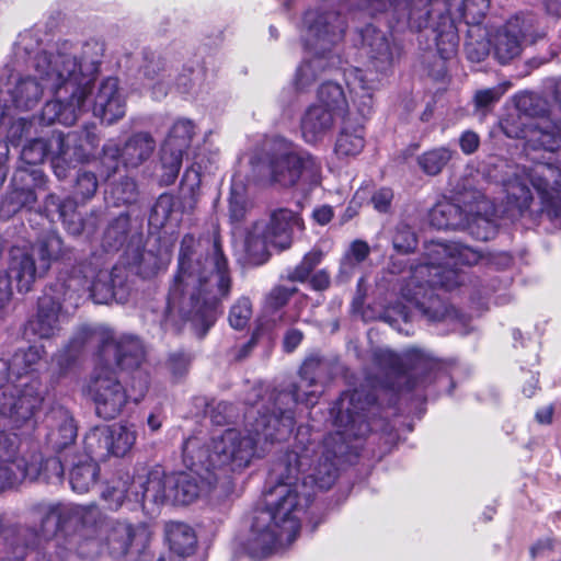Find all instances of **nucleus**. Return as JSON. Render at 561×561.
<instances>
[{
  "instance_id": "60",
  "label": "nucleus",
  "mask_w": 561,
  "mask_h": 561,
  "mask_svg": "<svg viewBox=\"0 0 561 561\" xmlns=\"http://www.w3.org/2000/svg\"><path fill=\"white\" fill-rule=\"evenodd\" d=\"M489 53V46L483 42L469 41L466 43L467 57L473 62H480L484 60Z\"/></svg>"
},
{
  "instance_id": "57",
  "label": "nucleus",
  "mask_w": 561,
  "mask_h": 561,
  "mask_svg": "<svg viewBox=\"0 0 561 561\" xmlns=\"http://www.w3.org/2000/svg\"><path fill=\"white\" fill-rule=\"evenodd\" d=\"M96 188L98 180L93 173L84 171L78 174L76 195H80L83 202L91 198L95 194Z\"/></svg>"
},
{
  "instance_id": "45",
  "label": "nucleus",
  "mask_w": 561,
  "mask_h": 561,
  "mask_svg": "<svg viewBox=\"0 0 561 561\" xmlns=\"http://www.w3.org/2000/svg\"><path fill=\"white\" fill-rule=\"evenodd\" d=\"M107 430L112 455L116 457L125 456L131 449L137 438L135 425L117 423L107 426Z\"/></svg>"
},
{
  "instance_id": "15",
  "label": "nucleus",
  "mask_w": 561,
  "mask_h": 561,
  "mask_svg": "<svg viewBox=\"0 0 561 561\" xmlns=\"http://www.w3.org/2000/svg\"><path fill=\"white\" fill-rule=\"evenodd\" d=\"M329 373V364L327 360L318 357H308L301 365L299 370L300 381L294 383L287 390H282L270 396L272 407L279 412L282 410L290 409L293 416L294 407L297 403H304L307 407H312L317 403L321 391L318 389Z\"/></svg>"
},
{
  "instance_id": "31",
  "label": "nucleus",
  "mask_w": 561,
  "mask_h": 561,
  "mask_svg": "<svg viewBox=\"0 0 561 561\" xmlns=\"http://www.w3.org/2000/svg\"><path fill=\"white\" fill-rule=\"evenodd\" d=\"M353 114L350 112L343 117L339 134L334 144V153L339 159L354 158L365 147V128L362 122H353Z\"/></svg>"
},
{
  "instance_id": "33",
  "label": "nucleus",
  "mask_w": 561,
  "mask_h": 561,
  "mask_svg": "<svg viewBox=\"0 0 561 561\" xmlns=\"http://www.w3.org/2000/svg\"><path fill=\"white\" fill-rule=\"evenodd\" d=\"M47 215L57 214L70 234L78 236L84 229L81 215L77 211V202L68 197L60 199L55 194H49L44 203Z\"/></svg>"
},
{
  "instance_id": "26",
  "label": "nucleus",
  "mask_w": 561,
  "mask_h": 561,
  "mask_svg": "<svg viewBox=\"0 0 561 561\" xmlns=\"http://www.w3.org/2000/svg\"><path fill=\"white\" fill-rule=\"evenodd\" d=\"M347 85L352 93V108L346 110V115L353 114V122H364L374 110L373 94L381 83V79L369 69L354 68L346 73Z\"/></svg>"
},
{
  "instance_id": "59",
  "label": "nucleus",
  "mask_w": 561,
  "mask_h": 561,
  "mask_svg": "<svg viewBox=\"0 0 561 561\" xmlns=\"http://www.w3.org/2000/svg\"><path fill=\"white\" fill-rule=\"evenodd\" d=\"M393 199V192L388 187H382L377 190L370 198V203L379 213H388L391 208V203Z\"/></svg>"
},
{
  "instance_id": "6",
  "label": "nucleus",
  "mask_w": 561,
  "mask_h": 561,
  "mask_svg": "<svg viewBox=\"0 0 561 561\" xmlns=\"http://www.w3.org/2000/svg\"><path fill=\"white\" fill-rule=\"evenodd\" d=\"M369 14L387 13L392 27L422 31L432 20L431 33L442 59L457 53L459 37L456 23L479 24L490 7V0H363Z\"/></svg>"
},
{
  "instance_id": "43",
  "label": "nucleus",
  "mask_w": 561,
  "mask_h": 561,
  "mask_svg": "<svg viewBox=\"0 0 561 561\" xmlns=\"http://www.w3.org/2000/svg\"><path fill=\"white\" fill-rule=\"evenodd\" d=\"M317 106H324L327 110L333 112L334 115L343 119L346 116L348 104L346 102L343 89L334 82H324L318 91Z\"/></svg>"
},
{
  "instance_id": "38",
  "label": "nucleus",
  "mask_w": 561,
  "mask_h": 561,
  "mask_svg": "<svg viewBox=\"0 0 561 561\" xmlns=\"http://www.w3.org/2000/svg\"><path fill=\"white\" fill-rule=\"evenodd\" d=\"M165 535L171 550L179 556H191L196 548L197 538L193 528L184 523L170 522Z\"/></svg>"
},
{
  "instance_id": "20",
  "label": "nucleus",
  "mask_w": 561,
  "mask_h": 561,
  "mask_svg": "<svg viewBox=\"0 0 561 561\" xmlns=\"http://www.w3.org/2000/svg\"><path fill=\"white\" fill-rule=\"evenodd\" d=\"M100 343V362L98 365L112 367L115 363L121 369L131 370L138 368L145 358L141 342L130 335L115 336L105 331L98 339Z\"/></svg>"
},
{
  "instance_id": "1",
  "label": "nucleus",
  "mask_w": 561,
  "mask_h": 561,
  "mask_svg": "<svg viewBox=\"0 0 561 561\" xmlns=\"http://www.w3.org/2000/svg\"><path fill=\"white\" fill-rule=\"evenodd\" d=\"M377 397L364 389L344 392L330 411L335 427L316 444L302 440V428L291 449L272 465L264 492V507L256 508L245 542L254 559L289 546L298 536L301 516L318 490L330 489L337 478L336 458L347 451L351 439L373 430L368 414Z\"/></svg>"
},
{
  "instance_id": "18",
  "label": "nucleus",
  "mask_w": 561,
  "mask_h": 561,
  "mask_svg": "<svg viewBox=\"0 0 561 561\" xmlns=\"http://www.w3.org/2000/svg\"><path fill=\"white\" fill-rule=\"evenodd\" d=\"M536 18L531 13H518L489 34V46L494 58L506 65L519 57L524 43L533 37Z\"/></svg>"
},
{
  "instance_id": "39",
  "label": "nucleus",
  "mask_w": 561,
  "mask_h": 561,
  "mask_svg": "<svg viewBox=\"0 0 561 561\" xmlns=\"http://www.w3.org/2000/svg\"><path fill=\"white\" fill-rule=\"evenodd\" d=\"M42 271L45 274L49 271L51 263L59 260L65 254L64 242L57 234L50 233L34 244L27 245Z\"/></svg>"
},
{
  "instance_id": "5",
  "label": "nucleus",
  "mask_w": 561,
  "mask_h": 561,
  "mask_svg": "<svg viewBox=\"0 0 561 561\" xmlns=\"http://www.w3.org/2000/svg\"><path fill=\"white\" fill-rule=\"evenodd\" d=\"M481 259L479 251L457 243L433 241L426 247L424 262L412 265L410 276L401 287V297L427 321L439 322L458 317L440 291L465 286L467 275L458 265H473Z\"/></svg>"
},
{
  "instance_id": "52",
  "label": "nucleus",
  "mask_w": 561,
  "mask_h": 561,
  "mask_svg": "<svg viewBox=\"0 0 561 561\" xmlns=\"http://www.w3.org/2000/svg\"><path fill=\"white\" fill-rule=\"evenodd\" d=\"M323 255L320 249H312L306 253L301 262L290 272L289 279L295 282L307 280L311 272L322 262Z\"/></svg>"
},
{
  "instance_id": "27",
  "label": "nucleus",
  "mask_w": 561,
  "mask_h": 561,
  "mask_svg": "<svg viewBox=\"0 0 561 561\" xmlns=\"http://www.w3.org/2000/svg\"><path fill=\"white\" fill-rule=\"evenodd\" d=\"M156 141L148 133H136L125 142L121 149L116 144L108 142L104 146V162L112 160L115 162L113 170H116L117 159L119 158L125 167L137 168L147 161L153 153Z\"/></svg>"
},
{
  "instance_id": "47",
  "label": "nucleus",
  "mask_w": 561,
  "mask_h": 561,
  "mask_svg": "<svg viewBox=\"0 0 561 561\" xmlns=\"http://www.w3.org/2000/svg\"><path fill=\"white\" fill-rule=\"evenodd\" d=\"M108 435L107 426H96L92 428L84 436V449L87 455L83 457H89L96 461L98 459H105L112 455Z\"/></svg>"
},
{
  "instance_id": "49",
  "label": "nucleus",
  "mask_w": 561,
  "mask_h": 561,
  "mask_svg": "<svg viewBox=\"0 0 561 561\" xmlns=\"http://www.w3.org/2000/svg\"><path fill=\"white\" fill-rule=\"evenodd\" d=\"M229 219L231 224H241L249 211V202L244 194V186L241 183H233L229 197Z\"/></svg>"
},
{
  "instance_id": "56",
  "label": "nucleus",
  "mask_w": 561,
  "mask_h": 561,
  "mask_svg": "<svg viewBox=\"0 0 561 561\" xmlns=\"http://www.w3.org/2000/svg\"><path fill=\"white\" fill-rule=\"evenodd\" d=\"M111 194L118 204L134 203L137 198L136 183L134 180L126 178L113 185Z\"/></svg>"
},
{
  "instance_id": "2",
  "label": "nucleus",
  "mask_w": 561,
  "mask_h": 561,
  "mask_svg": "<svg viewBox=\"0 0 561 561\" xmlns=\"http://www.w3.org/2000/svg\"><path fill=\"white\" fill-rule=\"evenodd\" d=\"M98 50V42L79 46L68 39H59L41 48L38 31L20 33L14 55L28 62L33 75L18 79L8 89L12 105L21 111H30L45 95H51L54 99L43 107V122L48 125L55 122L75 124L76 114L84 104L89 83L95 72Z\"/></svg>"
},
{
  "instance_id": "32",
  "label": "nucleus",
  "mask_w": 561,
  "mask_h": 561,
  "mask_svg": "<svg viewBox=\"0 0 561 561\" xmlns=\"http://www.w3.org/2000/svg\"><path fill=\"white\" fill-rule=\"evenodd\" d=\"M49 432L48 444L57 451L71 445L77 437V427L72 416L67 410L58 409L48 416Z\"/></svg>"
},
{
  "instance_id": "40",
  "label": "nucleus",
  "mask_w": 561,
  "mask_h": 561,
  "mask_svg": "<svg viewBox=\"0 0 561 561\" xmlns=\"http://www.w3.org/2000/svg\"><path fill=\"white\" fill-rule=\"evenodd\" d=\"M527 178L523 174V168H518L514 175L505 183L507 204L523 214L529 209L533 202V194Z\"/></svg>"
},
{
  "instance_id": "14",
  "label": "nucleus",
  "mask_w": 561,
  "mask_h": 561,
  "mask_svg": "<svg viewBox=\"0 0 561 561\" xmlns=\"http://www.w3.org/2000/svg\"><path fill=\"white\" fill-rule=\"evenodd\" d=\"M68 279L67 274H59L38 298L37 312L28 321L27 330L39 339H50L60 331L62 304L79 293L82 279L70 277V284H68Z\"/></svg>"
},
{
  "instance_id": "12",
  "label": "nucleus",
  "mask_w": 561,
  "mask_h": 561,
  "mask_svg": "<svg viewBox=\"0 0 561 561\" xmlns=\"http://www.w3.org/2000/svg\"><path fill=\"white\" fill-rule=\"evenodd\" d=\"M304 228V220L297 213L288 208L274 209L268 219L253 222L247 231L244 249L249 260L255 265L265 263L270 257V249H289L295 230Z\"/></svg>"
},
{
  "instance_id": "53",
  "label": "nucleus",
  "mask_w": 561,
  "mask_h": 561,
  "mask_svg": "<svg viewBox=\"0 0 561 561\" xmlns=\"http://www.w3.org/2000/svg\"><path fill=\"white\" fill-rule=\"evenodd\" d=\"M504 93L505 88L503 85L478 90L473 96L476 111L485 115L501 100Z\"/></svg>"
},
{
  "instance_id": "9",
  "label": "nucleus",
  "mask_w": 561,
  "mask_h": 561,
  "mask_svg": "<svg viewBox=\"0 0 561 561\" xmlns=\"http://www.w3.org/2000/svg\"><path fill=\"white\" fill-rule=\"evenodd\" d=\"M12 359L0 358V388L9 380ZM45 387L38 377L20 380L19 383L0 390V490L12 486L27 478L31 472L27 462L18 455L16 437H10L4 428L19 430L31 426L35 414L42 408Z\"/></svg>"
},
{
  "instance_id": "62",
  "label": "nucleus",
  "mask_w": 561,
  "mask_h": 561,
  "mask_svg": "<svg viewBox=\"0 0 561 561\" xmlns=\"http://www.w3.org/2000/svg\"><path fill=\"white\" fill-rule=\"evenodd\" d=\"M480 144V139L478 134L471 130H467L462 133L459 139V146L463 153L471 154L473 153Z\"/></svg>"
},
{
  "instance_id": "11",
  "label": "nucleus",
  "mask_w": 561,
  "mask_h": 561,
  "mask_svg": "<svg viewBox=\"0 0 561 561\" xmlns=\"http://www.w3.org/2000/svg\"><path fill=\"white\" fill-rule=\"evenodd\" d=\"M374 360L385 374L380 386L394 391L425 388L442 368L435 358L420 350H410L401 357L388 348H379L374 352Z\"/></svg>"
},
{
  "instance_id": "61",
  "label": "nucleus",
  "mask_w": 561,
  "mask_h": 561,
  "mask_svg": "<svg viewBox=\"0 0 561 561\" xmlns=\"http://www.w3.org/2000/svg\"><path fill=\"white\" fill-rule=\"evenodd\" d=\"M169 368L174 376H182L190 365V357L185 353H173L169 357Z\"/></svg>"
},
{
  "instance_id": "7",
  "label": "nucleus",
  "mask_w": 561,
  "mask_h": 561,
  "mask_svg": "<svg viewBox=\"0 0 561 561\" xmlns=\"http://www.w3.org/2000/svg\"><path fill=\"white\" fill-rule=\"evenodd\" d=\"M54 523L65 530L75 527L68 536H58L57 554L64 560L71 552L82 559H94L107 553L122 559L129 552L136 530L126 522L105 516L96 505L68 504L50 510L43 523Z\"/></svg>"
},
{
  "instance_id": "13",
  "label": "nucleus",
  "mask_w": 561,
  "mask_h": 561,
  "mask_svg": "<svg viewBox=\"0 0 561 561\" xmlns=\"http://www.w3.org/2000/svg\"><path fill=\"white\" fill-rule=\"evenodd\" d=\"M104 263L103 255L93 253L59 274L69 276L68 284L71 283L70 277L81 278L79 291L88 289L95 304H124L130 294L126 270L115 266L107 271L103 268Z\"/></svg>"
},
{
  "instance_id": "16",
  "label": "nucleus",
  "mask_w": 561,
  "mask_h": 561,
  "mask_svg": "<svg viewBox=\"0 0 561 561\" xmlns=\"http://www.w3.org/2000/svg\"><path fill=\"white\" fill-rule=\"evenodd\" d=\"M102 51L103 48L99 44L95 72L93 73V79L89 83V91L84 98V104L76 114V121L82 113L92 110L95 117H99L107 125H112L124 117L126 113V103L116 78H105L95 88V80L101 64Z\"/></svg>"
},
{
  "instance_id": "3",
  "label": "nucleus",
  "mask_w": 561,
  "mask_h": 561,
  "mask_svg": "<svg viewBox=\"0 0 561 561\" xmlns=\"http://www.w3.org/2000/svg\"><path fill=\"white\" fill-rule=\"evenodd\" d=\"M230 287L228 262L219 243L204 245L193 236H184L162 328L179 330L181 320L203 337L214 325L218 301L229 294Z\"/></svg>"
},
{
  "instance_id": "51",
  "label": "nucleus",
  "mask_w": 561,
  "mask_h": 561,
  "mask_svg": "<svg viewBox=\"0 0 561 561\" xmlns=\"http://www.w3.org/2000/svg\"><path fill=\"white\" fill-rule=\"evenodd\" d=\"M253 316V306L248 297H240L230 307L228 321L232 329L243 330L248 327Z\"/></svg>"
},
{
  "instance_id": "42",
  "label": "nucleus",
  "mask_w": 561,
  "mask_h": 561,
  "mask_svg": "<svg viewBox=\"0 0 561 561\" xmlns=\"http://www.w3.org/2000/svg\"><path fill=\"white\" fill-rule=\"evenodd\" d=\"M45 351L39 346H31L27 350H20L12 356V369L16 370V376L22 380L23 376L39 371L46 367L44 359Z\"/></svg>"
},
{
  "instance_id": "25",
  "label": "nucleus",
  "mask_w": 561,
  "mask_h": 561,
  "mask_svg": "<svg viewBox=\"0 0 561 561\" xmlns=\"http://www.w3.org/2000/svg\"><path fill=\"white\" fill-rule=\"evenodd\" d=\"M362 49L374 68L370 70L380 79L401 55V47L392 35L388 36L370 25L362 31Z\"/></svg>"
},
{
  "instance_id": "24",
  "label": "nucleus",
  "mask_w": 561,
  "mask_h": 561,
  "mask_svg": "<svg viewBox=\"0 0 561 561\" xmlns=\"http://www.w3.org/2000/svg\"><path fill=\"white\" fill-rule=\"evenodd\" d=\"M194 136V124L190 119L176 121L161 148V163L163 168L162 181L172 184L179 175L183 153L190 147Z\"/></svg>"
},
{
  "instance_id": "29",
  "label": "nucleus",
  "mask_w": 561,
  "mask_h": 561,
  "mask_svg": "<svg viewBox=\"0 0 561 561\" xmlns=\"http://www.w3.org/2000/svg\"><path fill=\"white\" fill-rule=\"evenodd\" d=\"M460 202L466 206V226L462 229H467L478 240L492 239L496 234L497 226L491 203L480 193H474L472 201L463 197Z\"/></svg>"
},
{
  "instance_id": "23",
  "label": "nucleus",
  "mask_w": 561,
  "mask_h": 561,
  "mask_svg": "<svg viewBox=\"0 0 561 561\" xmlns=\"http://www.w3.org/2000/svg\"><path fill=\"white\" fill-rule=\"evenodd\" d=\"M44 184L45 175L41 170L18 168L12 176V191L1 205V216L10 217L23 208L32 209L37 201L35 190Z\"/></svg>"
},
{
  "instance_id": "8",
  "label": "nucleus",
  "mask_w": 561,
  "mask_h": 561,
  "mask_svg": "<svg viewBox=\"0 0 561 561\" xmlns=\"http://www.w3.org/2000/svg\"><path fill=\"white\" fill-rule=\"evenodd\" d=\"M502 128L510 138L525 140L533 165L523 167V174L538 194L542 211L561 225V122L545 117L528 121L525 115L518 117V124L507 118Z\"/></svg>"
},
{
  "instance_id": "44",
  "label": "nucleus",
  "mask_w": 561,
  "mask_h": 561,
  "mask_svg": "<svg viewBox=\"0 0 561 561\" xmlns=\"http://www.w3.org/2000/svg\"><path fill=\"white\" fill-rule=\"evenodd\" d=\"M370 254V247L363 240H355L350 244L341 260L337 280L346 282L356 271L357 266L363 263Z\"/></svg>"
},
{
  "instance_id": "30",
  "label": "nucleus",
  "mask_w": 561,
  "mask_h": 561,
  "mask_svg": "<svg viewBox=\"0 0 561 561\" xmlns=\"http://www.w3.org/2000/svg\"><path fill=\"white\" fill-rule=\"evenodd\" d=\"M339 116L324 106L312 104L300 117V131L307 144L317 145L331 134Z\"/></svg>"
},
{
  "instance_id": "50",
  "label": "nucleus",
  "mask_w": 561,
  "mask_h": 561,
  "mask_svg": "<svg viewBox=\"0 0 561 561\" xmlns=\"http://www.w3.org/2000/svg\"><path fill=\"white\" fill-rule=\"evenodd\" d=\"M51 137L48 140L33 139L23 146L21 151V160L28 165L42 163L46 156L54 153L56 147H51Z\"/></svg>"
},
{
  "instance_id": "17",
  "label": "nucleus",
  "mask_w": 561,
  "mask_h": 561,
  "mask_svg": "<svg viewBox=\"0 0 561 561\" xmlns=\"http://www.w3.org/2000/svg\"><path fill=\"white\" fill-rule=\"evenodd\" d=\"M98 416L104 420L117 417L126 407L130 396L119 381L116 370L106 365H96L89 385Z\"/></svg>"
},
{
  "instance_id": "37",
  "label": "nucleus",
  "mask_w": 561,
  "mask_h": 561,
  "mask_svg": "<svg viewBox=\"0 0 561 561\" xmlns=\"http://www.w3.org/2000/svg\"><path fill=\"white\" fill-rule=\"evenodd\" d=\"M99 466L94 459L80 456L73 460L69 472L71 489L78 493L88 492L98 481Z\"/></svg>"
},
{
  "instance_id": "46",
  "label": "nucleus",
  "mask_w": 561,
  "mask_h": 561,
  "mask_svg": "<svg viewBox=\"0 0 561 561\" xmlns=\"http://www.w3.org/2000/svg\"><path fill=\"white\" fill-rule=\"evenodd\" d=\"M454 156V151L447 147L430 149L416 159L419 168L430 176L439 174Z\"/></svg>"
},
{
  "instance_id": "4",
  "label": "nucleus",
  "mask_w": 561,
  "mask_h": 561,
  "mask_svg": "<svg viewBox=\"0 0 561 561\" xmlns=\"http://www.w3.org/2000/svg\"><path fill=\"white\" fill-rule=\"evenodd\" d=\"M244 431L228 428L205 442L198 436L183 444V461L207 470L219 478L221 472H241L255 459L263 458L275 442L287 438L295 425L290 409L277 412L273 407L256 404L245 413Z\"/></svg>"
},
{
  "instance_id": "28",
  "label": "nucleus",
  "mask_w": 561,
  "mask_h": 561,
  "mask_svg": "<svg viewBox=\"0 0 561 561\" xmlns=\"http://www.w3.org/2000/svg\"><path fill=\"white\" fill-rule=\"evenodd\" d=\"M7 272L21 294L31 291L36 280L46 275L27 245H13L10 249Z\"/></svg>"
},
{
  "instance_id": "64",
  "label": "nucleus",
  "mask_w": 561,
  "mask_h": 561,
  "mask_svg": "<svg viewBox=\"0 0 561 561\" xmlns=\"http://www.w3.org/2000/svg\"><path fill=\"white\" fill-rule=\"evenodd\" d=\"M557 545L558 542L552 538L541 539L531 548V554L534 558L549 557Z\"/></svg>"
},
{
  "instance_id": "19",
  "label": "nucleus",
  "mask_w": 561,
  "mask_h": 561,
  "mask_svg": "<svg viewBox=\"0 0 561 561\" xmlns=\"http://www.w3.org/2000/svg\"><path fill=\"white\" fill-rule=\"evenodd\" d=\"M320 173V162L308 152L297 151L291 145L278 152L271 162L272 180L282 186L295 185L300 178L317 185Z\"/></svg>"
},
{
  "instance_id": "58",
  "label": "nucleus",
  "mask_w": 561,
  "mask_h": 561,
  "mask_svg": "<svg viewBox=\"0 0 561 561\" xmlns=\"http://www.w3.org/2000/svg\"><path fill=\"white\" fill-rule=\"evenodd\" d=\"M411 317L412 316L409 308L398 302L385 310L382 319L390 325L397 328V324L399 323L400 320L407 323L411 320Z\"/></svg>"
},
{
  "instance_id": "21",
  "label": "nucleus",
  "mask_w": 561,
  "mask_h": 561,
  "mask_svg": "<svg viewBox=\"0 0 561 561\" xmlns=\"http://www.w3.org/2000/svg\"><path fill=\"white\" fill-rule=\"evenodd\" d=\"M187 472L169 474V492L171 503L187 505L206 494L217 483V473L207 468L185 463Z\"/></svg>"
},
{
  "instance_id": "54",
  "label": "nucleus",
  "mask_w": 561,
  "mask_h": 561,
  "mask_svg": "<svg viewBox=\"0 0 561 561\" xmlns=\"http://www.w3.org/2000/svg\"><path fill=\"white\" fill-rule=\"evenodd\" d=\"M165 71L164 60L152 51L144 53V65L140 67V73L149 81H160L162 72Z\"/></svg>"
},
{
  "instance_id": "41",
  "label": "nucleus",
  "mask_w": 561,
  "mask_h": 561,
  "mask_svg": "<svg viewBox=\"0 0 561 561\" xmlns=\"http://www.w3.org/2000/svg\"><path fill=\"white\" fill-rule=\"evenodd\" d=\"M72 141V134H68L67 136H64L61 134L51 136L50 146L56 147V150L53 153L51 158V167L54 169L55 175L60 180L67 178L68 170L72 162V157H75L77 161L80 160L82 157L76 151L72 154L70 153V144Z\"/></svg>"
},
{
  "instance_id": "10",
  "label": "nucleus",
  "mask_w": 561,
  "mask_h": 561,
  "mask_svg": "<svg viewBox=\"0 0 561 561\" xmlns=\"http://www.w3.org/2000/svg\"><path fill=\"white\" fill-rule=\"evenodd\" d=\"M344 32L345 21L337 12L309 10L305 13L302 42L310 56L297 70V90H308L324 71L340 64L334 48L342 41Z\"/></svg>"
},
{
  "instance_id": "34",
  "label": "nucleus",
  "mask_w": 561,
  "mask_h": 561,
  "mask_svg": "<svg viewBox=\"0 0 561 561\" xmlns=\"http://www.w3.org/2000/svg\"><path fill=\"white\" fill-rule=\"evenodd\" d=\"M428 220L437 229H461L466 226V206L444 198L430 210Z\"/></svg>"
},
{
  "instance_id": "55",
  "label": "nucleus",
  "mask_w": 561,
  "mask_h": 561,
  "mask_svg": "<svg viewBox=\"0 0 561 561\" xmlns=\"http://www.w3.org/2000/svg\"><path fill=\"white\" fill-rule=\"evenodd\" d=\"M417 239L411 227L405 224H399L392 238V244L396 251L409 253L416 248Z\"/></svg>"
},
{
  "instance_id": "63",
  "label": "nucleus",
  "mask_w": 561,
  "mask_h": 561,
  "mask_svg": "<svg viewBox=\"0 0 561 561\" xmlns=\"http://www.w3.org/2000/svg\"><path fill=\"white\" fill-rule=\"evenodd\" d=\"M12 282L14 280L7 271L0 272V307L9 302L12 297Z\"/></svg>"
},
{
  "instance_id": "36",
  "label": "nucleus",
  "mask_w": 561,
  "mask_h": 561,
  "mask_svg": "<svg viewBox=\"0 0 561 561\" xmlns=\"http://www.w3.org/2000/svg\"><path fill=\"white\" fill-rule=\"evenodd\" d=\"M296 293V288L285 286H275L265 296L262 309V325L272 328L278 322L284 321V313L280 309L288 302L290 297Z\"/></svg>"
},
{
  "instance_id": "48",
  "label": "nucleus",
  "mask_w": 561,
  "mask_h": 561,
  "mask_svg": "<svg viewBox=\"0 0 561 561\" xmlns=\"http://www.w3.org/2000/svg\"><path fill=\"white\" fill-rule=\"evenodd\" d=\"M128 231L129 216L122 213L106 227L103 234V245L108 250L118 249L126 241Z\"/></svg>"
},
{
  "instance_id": "22",
  "label": "nucleus",
  "mask_w": 561,
  "mask_h": 561,
  "mask_svg": "<svg viewBox=\"0 0 561 561\" xmlns=\"http://www.w3.org/2000/svg\"><path fill=\"white\" fill-rule=\"evenodd\" d=\"M127 495L140 503L145 512L154 514L160 506L171 503L169 474L161 467H156L145 474H137Z\"/></svg>"
},
{
  "instance_id": "35",
  "label": "nucleus",
  "mask_w": 561,
  "mask_h": 561,
  "mask_svg": "<svg viewBox=\"0 0 561 561\" xmlns=\"http://www.w3.org/2000/svg\"><path fill=\"white\" fill-rule=\"evenodd\" d=\"M182 214V205L179 198L171 194H161L151 209L149 225L156 229H161L168 225L178 227Z\"/></svg>"
}]
</instances>
